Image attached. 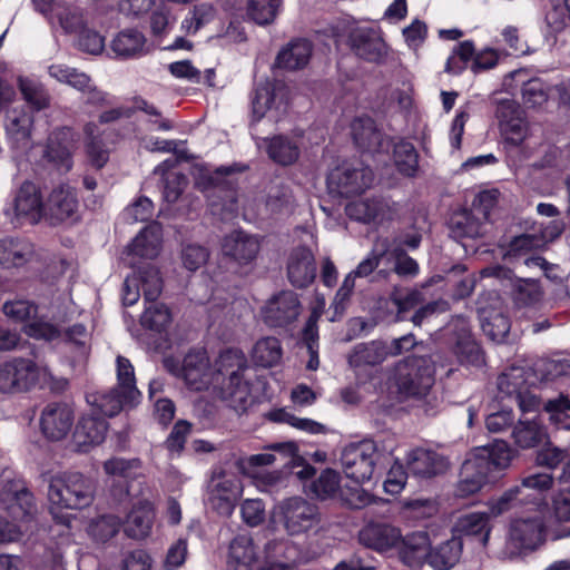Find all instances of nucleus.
Segmentation results:
<instances>
[{"mask_svg":"<svg viewBox=\"0 0 570 570\" xmlns=\"http://www.w3.org/2000/svg\"><path fill=\"white\" fill-rule=\"evenodd\" d=\"M517 451L504 440L474 448L463 461L454 487L456 499H468L504 475Z\"/></svg>","mask_w":570,"mask_h":570,"instance_id":"nucleus-1","label":"nucleus"},{"mask_svg":"<svg viewBox=\"0 0 570 570\" xmlns=\"http://www.w3.org/2000/svg\"><path fill=\"white\" fill-rule=\"evenodd\" d=\"M250 367L245 354L236 348L219 353L213 363L210 392L236 412L252 404Z\"/></svg>","mask_w":570,"mask_h":570,"instance_id":"nucleus-2","label":"nucleus"},{"mask_svg":"<svg viewBox=\"0 0 570 570\" xmlns=\"http://www.w3.org/2000/svg\"><path fill=\"white\" fill-rule=\"evenodd\" d=\"M95 490L94 481L79 472L51 476L48 500L52 519L59 524L69 527L72 514L68 511L89 507L94 501Z\"/></svg>","mask_w":570,"mask_h":570,"instance_id":"nucleus-3","label":"nucleus"},{"mask_svg":"<svg viewBox=\"0 0 570 570\" xmlns=\"http://www.w3.org/2000/svg\"><path fill=\"white\" fill-rule=\"evenodd\" d=\"M242 170L236 165L220 166L215 170L195 166L191 171L194 186L206 196L216 212L234 214L238 203L236 174Z\"/></svg>","mask_w":570,"mask_h":570,"instance_id":"nucleus-4","label":"nucleus"},{"mask_svg":"<svg viewBox=\"0 0 570 570\" xmlns=\"http://www.w3.org/2000/svg\"><path fill=\"white\" fill-rule=\"evenodd\" d=\"M117 386L95 399L99 413L112 417L124 407L139 403L141 393L136 386L135 370L124 356L116 358Z\"/></svg>","mask_w":570,"mask_h":570,"instance_id":"nucleus-5","label":"nucleus"},{"mask_svg":"<svg viewBox=\"0 0 570 570\" xmlns=\"http://www.w3.org/2000/svg\"><path fill=\"white\" fill-rule=\"evenodd\" d=\"M163 364L170 374L181 379L188 389L197 392L212 390L213 363L206 351H190L181 362L175 357H165Z\"/></svg>","mask_w":570,"mask_h":570,"instance_id":"nucleus-6","label":"nucleus"},{"mask_svg":"<svg viewBox=\"0 0 570 570\" xmlns=\"http://www.w3.org/2000/svg\"><path fill=\"white\" fill-rule=\"evenodd\" d=\"M382 454L373 440H362L345 445L341 451V465L346 478L356 483L370 481Z\"/></svg>","mask_w":570,"mask_h":570,"instance_id":"nucleus-7","label":"nucleus"},{"mask_svg":"<svg viewBox=\"0 0 570 570\" xmlns=\"http://www.w3.org/2000/svg\"><path fill=\"white\" fill-rule=\"evenodd\" d=\"M495 202L494 191L480 193L473 200L471 209H464L452 215L449 222L451 236L455 239L481 236Z\"/></svg>","mask_w":570,"mask_h":570,"instance_id":"nucleus-8","label":"nucleus"},{"mask_svg":"<svg viewBox=\"0 0 570 570\" xmlns=\"http://www.w3.org/2000/svg\"><path fill=\"white\" fill-rule=\"evenodd\" d=\"M278 509L283 528L291 537L306 534L320 528V507L303 497L286 498Z\"/></svg>","mask_w":570,"mask_h":570,"instance_id":"nucleus-9","label":"nucleus"},{"mask_svg":"<svg viewBox=\"0 0 570 570\" xmlns=\"http://www.w3.org/2000/svg\"><path fill=\"white\" fill-rule=\"evenodd\" d=\"M433 384L434 367L428 357H411L397 370L396 385L405 396H425Z\"/></svg>","mask_w":570,"mask_h":570,"instance_id":"nucleus-10","label":"nucleus"},{"mask_svg":"<svg viewBox=\"0 0 570 570\" xmlns=\"http://www.w3.org/2000/svg\"><path fill=\"white\" fill-rule=\"evenodd\" d=\"M0 508L13 520L29 522L37 513L33 493L21 479L3 482L0 490Z\"/></svg>","mask_w":570,"mask_h":570,"instance_id":"nucleus-11","label":"nucleus"},{"mask_svg":"<svg viewBox=\"0 0 570 570\" xmlns=\"http://www.w3.org/2000/svg\"><path fill=\"white\" fill-rule=\"evenodd\" d=\"M495 117L504 141L513 147L521 146L530 136V124L519 104L512 99L497 102Z\"/></svg>","mask_w":570,"mask_h":570,"instance_id":"nucleus-12","label":"nucleus"},{"mask_svg":"<svg viewBox=\"0 0 570 570\" xmlns=\"http://www.w3.org/2000/svg\"><path fill=\"white\" fill-rule=\"evenodd\" d=\"M476 311L483 333L493 342H502L510 332V321L501 308L495 292L481 295L476 301Z\"/></svg>","mask_w":570,"mask_h":570,"instance_id":"nucleus-13","label":"nucleus"},{"mask_svg":"<svg viewBox=\"0 0 570 570\" xmlns=\"http://www.w3.org/2000/svg\"><path fill=\"white\" fill-rule=\"evenodd\" d=\"M302 304L298 295L292 291H281L268 298L261 315L268 327H287L301 315Z\"/></svg>","mask_w":570,"mask_h":570,"instance_id":"nucleus-14","label":"nucleus"},{"mask_svg":"<svg viewBox=\"0 0 570 570\" xmlns=\"http://www.w3.org/2000/svg\"><path fill=\"white\" fill-rule=\"evenodd\" d=\"M373 181V173L368 167L354 166L350 163L332 169L327 176V186L332 193L351 196L362 193Z\"/></svg>","mask_w":570,"mask_h":570,"instance_id":"nucleus-15","label":"nucleus"},{"mask_svg":"<svg viewBox=\"0 0 570 570\" xmlns=\"http://www.w3.org/2000/svg\"><path fill=\"white\" fill-rule=\"evenodd\" d=\"M38 365L27 358H13L0 364V392H26L37 383Z\"/></svg>","mask_w":570,"mask_h":570,"instance_id":"nucleus-16","label":"nucleus"},{"mask_svg":"<svg viewBox=\"0 0 570 570\" xmlns=\"http://www.w3.org/2000/svg\"><path fill=\"white\" fill-rule=\"evenodd\" d=\"M348 47L352 52L372 63H383L389 56V46L381 31L374 28H355L348 35Z\"/></svg>","mask_w":570,"mask_h":570,"instance_id":"nucleus-17","label":"nucleus"},{"mask_svg":"<svg viewBox=\"0 0 570 570\" xmlns=\"http://www.w3.org/2000/svg\"><path fill=\"white\" fill-rule=\"evenodd\" d=\"M509 534L511 544L520 552L534 551L546 541V522L540 514L515 519Z\"/></svg>","mask_w":570,"mask_h":570,"instance_id":"nucleus-18","label":"nucleus"},{"mask_svg":"<svg viewBox=\"0 0 570 570\" xmlns=\"http://www.w3.org/2000/svg\"><path fill=\"white\" fill-rule=\"evenodd\" d=\"M75 140L70 129L59 128L53 130L43 148L42 158L61 173H68L73 165L72 155Z\"/></svg>","mask_w":570,"mask_h":570,"instance_id":"nucleus-19","label":"nucleus"},{"mask_svg":"<svg viewBox=\"0 0 570 570\" xmlns=\"http://www.w3.org/2000/svg\"><path fill=\"white\" fill-rule=\"evenodd\" d=\"M163 230L158 223L146 226L126 247L125 262L132 268L138 265V258L154 259L161 247Z\"/></svg>","mask_w":570,"mask_h":570,"instance_id":"nucleus-20","label":"nucleus"},{"mask_svg":"<svg viewBox=\"0 0 570 570\" xmlns=\"http://www.w3.org/2000/svg\"><path fill=\"white\" fill-rule=\"evenodd\" d=\"M401 539V530L387 522H368L358 532L360 543L379 553L395 549Z\"/></svg>","mask_w":570,"mask_h":570,"instance_id":"nucleus-21","label":"nucleus"},{"mask_svg":"<svg viewBox=\"0 0 570 570\" xmlns=\"http://www.w3.org/2000/svg\"><path fill=\"white\" fill-rule=\"evenodd\" d=\"M12 207L19 222L31 225L39 223L45 213V205L37 185L24 181L14 195Z\"/></svg>","mask_w":570,"mask_h":570,"instance_id":"nucleus-22","label":"nucleus"},{"mask_svg":"<svg viewBox=\"0 0 570 570\" xmlns=\"http://www.w3.org/2000/svg\"><path fill=\"white\" fill-rule=\"evenodd\" d=\"M268 449L289 458V460L284 463L287 483L289 480H297L304 491V485L308 484L309 481L314 479L316 469L307 462L305 458L298 454L297 444L293 441L277 442L271 444Z\"/></svg>","mask_w":570,"mask_h":570,"instance_id":"nucleus-23","label":"nucleus"},{"mask_svg":"<svg viewBox=\"0 0 570 570\" xmlns=\"http://www.w3.org/2000/svg\"><path fill=\"white\" fill-rule=\"evenodd\" d=\"M155 518L154 504L145 499L138 500L122 521V531L129 539L144 540L150 535Z\"/></svg>","mask_w":570,"mask_h":570,"instance_id":"nucleus-24","label":"nucleus"},{"mask_svg":"<svg viewBox=\"0 0 570 570\" xmlns=\"http://www.w3.org/2000/svg\"><path fill=\"white\" fill-rule=\"evenodd\" d=\"M77 209L78 198L76 190L68 185L55 188L45 207L46 215L52 225L73 218Z\"/></svg>","mask_w":570,"mask_h":570,"instance_id":"nucleus-25","label":"nucleus"},{"mask_svg":"<svg viewBox=\"0 0 570 570\" xmlns=\"http://www.w3.org/2000/svg\"><path fill=\"white\" fill-rule=\"evenodd\" d=\"M316 276L315 258L312 250L299 246L294 248L287 261V277L298 288L307 287Z\"/></svg>","mask_w":570,"mask_h":570,"instance_id":"nucleus-26","label":"nucleus"},{"mask_svg":"<svg viewBox=\"0 0 570 570\" xmlns=\"http://www.w3.org/2000/svg\"><path fill=\"white\" fill-rule=\"evenodd\" d=\"M261 245L256 237L242 230L226 235L222 243V252L240 265L253 262L259 253Z\"/></svg>","mask_w":570,"mask_h":570,"instance_id":"nucleus-27","label":"nucleus"},{"mask_svg":"<svg viewBox=\"0 0 570 570\" xmlns=\"http://www.w3.org/2000/svg\"><path fill=\"white\" fill-rule=\"evenodd\" d=\"M448 466V460L435 451L415 449L409 455L407 470L419 479H432L443 474Z\"/></svg>","mask_w":570,"mask_h":570,"instance_id":"nucleus-28","label":"nucleus"},{"mask_svg":"<svg viewBox=\"0 0 570 570\" xmlns=\"http://www.w3.org/2000/svg\"><path fill=\"white\" fill-rule=\"evenodd\" d=\"M400 560L407 567L417 568L428 561L431 548L426 531H414L402 537L399 543Z\"/></svg>","mask_w":570,"mask_h":570,"instance_id":"nucleus-29","label":"nucleus"},{"mask_svg":"<svg viewBox=\"0 0 570 570\" xmlns=\"http://www.w3.org/2000/svg\"><path fill=\"white\" fill-rule=\"evenodd\" d=\"M33 116L23 106L7 110L4 128L10 140L17 147L27 148L30 145Z\"/></svg>","mask_w":570,"mask_h":570,"instance_id":"nucleus-30","label":"nucleus"},{"mask_svg":"<svg viewBox=\"0 0 570 570\" xmlns=\"http://www.w3.org/2000/svg\"><path fill=\"white\" fill-rule=\"evenodd\" d=\"M259 561L261 559L250 535L238 534L232 540L228 552V567L230 570H257Z\"/></svg>","mask_w":570,"mask_h":570,"instance_id":"nucleus-31","label":"nucleus"},{"mask_svg":"<svg viewBox=\"0 0 570 570\" xmlns=\"http://www.w3.org/2000/svg\"><path fill=\"white\" fill-rule=\"evenodd\" d=\"M462 552V539L452 535L450 539L435 546L431 544L426 564L433 570H451L460 561Z\"/></svg>","mask_w":570,"mask_h":570,"instance_id":"nucleus-32","label":"nucleus"},{"mask_svg":"<svg viewBox=\"0 0 570 570\" xmlns=\"http://www.w3.org/2000/svg\"><path fill=\"white\" fill-rule=\"evenodd\" d=\"M346 214L357 222L380 224L391 217V207L382 198H365L350 203Z\"/></svg>","mask_w":570,"mask_h":570,"instance_id":"nucleus-33","label":"nucleus"},{"mask_svg":"<svg viewBox=\"0 0 570 570\" xmlns=\"http://www.w3.org/2000/svg\"><path fill=\"white\" fill-rule=\"evenodd\" d=\"M141 470L142 462L139 458L112 456L104 462V471L107 475L122 480L120 495H129L130 482L142 475Z\"/></svg>","mask_w":570,"mask_h":570,"instance_id":"nucleus-34","label":"nucleus"},{"mask_svg":"<svg viewBox=\"0 0 570 570\" xmlns=\"http://www.w3.org/2000/svg\"><path fill=\"white\" fill-rule=\"evenodd\" d=\"M341 485V475L337 471L326 468L321 471L318 476H314L308 484L304 485L306 497L326 501L337 498Z\"/></svg>","mask_w":570,"mask_h":570,"instance_id":"nucleus-35","label":"nucleus"},{"mask_svg":"<svg viewBox=\"0 0 570 570\" xmlns=\"http://www.w3.org/2000/svg\"><path fill=\"white\" fill-rule=\"evenodd\" d=\"M47 439L61 440L70 430H40ZM73 450L79 453H88L96 445L101 444L109 430H71Z\"/></svg>","mask_w":570,"mask_h":570,"instance_id":"nucleus-36","label":"nucleus"},{"mask_svg":"<svg viewBox=\"0 0 570 570\" xmlns=\"http://www.w3.org/2000/svg\"><path fill=\"white\" fill-rule=\"evenodd\" d=\"M352 136L355 145L363 151H380L383 147V135L370 117H358L352 122Z\"/></svg>","mask_w":570,"mask_h":570,"instance_id":"nucleus-37","label":"nucleus"},{"mask_svg":"<svg viewBox=\"0 0 570 570\" xmlns=\"http://www.w3.org/2000/svg\"><path fill=\"white\" fill-rule=\"evenodd\" d=\"M311 56L312 43L306 39H296L278 52L275 65L278 68L297 70L308 63Z\"/></svg>","mask_w":570,"mask_h":570,"instance_id":"nucleus-38","label":"nucleus"},{"mask_svg":"<svg viewBox=\"0 0 570 570\" xmlns=\"http://www.w3.org/2000/svg\"><path fill=\"white\" fill-rule=\"evenodd\" d=\"M389 356L387 345L382 341H371L355 345L348 355L350 366H374Z\"/></svg>","mask_w":570,"mask_h":570,"instance_id":"nucleus-39","label":"nucleus"},{"mask_svg":"<svg viewBox=\"0 0 570 570\" xmlns=\"http://www.w3.org/2000/svg\"><path fill=\"white\" fill-rule=\"evenodd\" d=\"M111 50L121 58H136L148 51L145 36L136 29L120 31L111 41Z\"/></svg>","mask_w":570,"mask_h":570,"instance_id":"nucleus-40","label":"nucleus"},{"mask_svg":"<svg viewBox=\"0 0 570 570\" xmlns=\"http://www.w3.org/2000/svg\"><path fill=\"white\" fill-rule=\"evenodd\" d=\"M33 255V245L28 240L9 239L0 243V264L6 268L23 266Z\"/></svg>","mask_w":570,"mask_h":570,"instance_id":"nucleus-41","label":"nucleus"},{"mask_svg":"<svg viewBox=\"0 0 570 570\" xmlns=\"http://www.w3.org/2000/svg\"><path fill=\"white\" fill-rule=\"evenodd\" d=\"M456 530L468 537H475L485 547L488 544L491 524L489 512H471L459 518Z\"/></svg>","mask_w":570,"mask_h":570,"instance_id":"nucleus-42","label":"nucleus"},{"mask_svg":"<svg viewBox=\"0 0 570 570\" xmlns=\"http://www.w3.org/2000/svg\"><path fill=\"white\" fill-rule=\"evenodd\" d=\"M265 142L268 157L282 166L292 165L299 157L297 142L286 136H274L273 138L265 139Z\"/></svg>","mask_w":570,"mask_h":570,"instance_id":"nucleus-43","label":"nucleus"},{"mask_svg":"<svg viewBox=\"0 0 570 570\" xmlns=\"http://www.w3.org/2000/svg\"><path fill=\"white\" fill-rule=\"evenodd\" d=\"M19 90L24 101L35 110L40 111L50 106L51 97L46 86L30 77H19Z\"/></svg>","mask_w":570,"mask_h":570,"instance_id":"nucleus-44","label":"nucleus"},{"mask_svg":"<svg viewBox=\"0 0 570 570\" xmlns=\"http://www.w3.org/2000/svg\"><path fill=\"white\" fill-rule=\"evenodd\" d=\"M75 420L73 409L63 402L47 404L40 413V428H71Z\"/></svg>","mask_w":570,"mask_h":570,"instance_id":"nucleus-45","label":"nucleus"},{"mask_svg":"<svg viewBox=\"0 0 570 570\" xmlns=\"http://www.w3.org/2000/svg\"><path fill=\"white\" fill-rule=\"evenodd\" d=\"M283 356L282 344L274 336L258 340L252 350L253 362L262 367H272L279 363Z\"/></svg>","mask_w":570,"mask_h":570,"instance_id":"nucleus-46","label":"nucleus"},{"mask_svg":"<svg viewBox=\"0 0 570 570\" xmlns=\"http://www.w3.org/2000/svg\"><path fill=\"white\" fill-rule=\"evenodd\" d=\"M299 557L301 548L298 544L286 538H274L265 542L262 558L298 563Z\"/></svg>","mask_w":570,"mask_h":570,"instance_id":"nucleus-47","label":"nucleus"},{"mask_svg":"<svg viewBox=\"0 0 570 570\" xmlns=\"http://www.w3.org/2000/svg\"><path fill=\"white\" fill-rule=\"evenodd\" d=\"M145 303V311L140 316L141 326L158 333L165 331L171 323L169 308L157 301Z\"/></svg>","mask_w":570,"mask_h":570,"instance_id":"nucleus-48","label":"nucleus"},{"mask_svg":"<svg viewBox=\"0 0 570 570\" xmlns=\"http://www.w3.org/2000/svg\"><path fill=\"white\" fill-rule=\"evenodd\" d=\"M85 134L87 137L86 155L88 161L96 169H101L109 160V150L97 135L96 124H87Z\"/></svg>","mask_w":570,"mask_h":570,"instance_id":"nucleus-49","label":"nucleus"},{"mask_svg":"<svg viewBox=\"0 0 570 570\" xmlns=\"http://www.w3.org/2000/svg\"><path fill=\"white\" fill-rule=\"evenodd\" d=\"M212 492L239 499L243 492L240 480L232 472L225 471L222 466H216L210 476Z\"/></svg>","mask_w":570,"mask_h":570,"instance_id":"nucleus-50","label":"nucleus"},{"mask_svg":"<svg viewBox=\"0 0 570 570\" xmlns=\"http://www.w3.org/2000/svg\"><path fill=\"white\" fill-rule=\"evenodd\" d=\"M55 18L63 32L68 35H76L87 26L82 9L73 4L58 3Z\"/></svg>","mask_w":570,"mask_h":570,"instance_id":"nucleus-51","label":"nucleus"},{"mask_svg":"<svg viewBox=\"0 0 570 570\" xmlns=\"http://www.w3.org/2000/svg\"><path fill=\"white\" fill-rule=\"evenodd\" d=\"M401 510L411 519L428 520L438 514L439 502L433 498H405L401 501Z\"/></svg>","mask_w":570,"mask_h":570,"instance_id":"nucleus-52","label":"nucleus"},{"mask_svg":"<svg viewBox=\"0 0 570 570\" xmlns=\"http://www.w3.org/2000/svg\"><path fill=\"white\" fill-rule=\"evenodd\" d=\"M393 158L397 170L402 175L407 177L415 176L419 168V155L411 142L401 140L395 144Z\"/></svg>","mask_w":570,"mask_h":570,"instance_id":"nucleus-53","label":"nucleus"},{"mask_svg":"<svg viewBox=\"0 0 570 570\" xmlns=\"http://www.w3.org/2000/svg\"><path fill=\"white\" fill-rule=\"evenodd\" d=\"M122 529V520L115 514H104L91 521L89 534L100 543H106Z\"/></svg>","mask_w":570,"mask_h":570,"instance_id":"nucleus-54","label":"nucleus"},{"mask_svg":"<svg viewBox=\"0 0 570 570\" xmlns=\"http://www.w3.org/2000/svg\"><path fill=\"white\" fill-rule=\"evenodd\" d=\"M50 77L80 91L89 87L91 79L87 73L63 63H53L48 67Z\"/></svg>","mask_w":570,"mask_h":570,"instance_id":"nucleus-55","label":"nucleus"},{"mask_svg":"<svg viewBox=\"0 0 570 570\" xmlns=\"http://www.w3.org/2000/svg\"><path fill=\"white\" fill-rule=\"evenodd\" d=\"M282 6V0H248L247 16L257 24L272 23Z\"/></svg>","mask_w":570,"mask_h":570,"instance_id":"nucleus-56","label":"nucleus"},{"mask_svg":"<svg viewBox=\"0 0 570 570\" xmlns=\"http://www.w3.org/2000/svg\"><path fill=\"white\" fill-rule=\"evenodd\" d=\"M513 301L519 306H531L542 297L539 283L532 278H519L511 288Z\"/></svg>","mask_w":570,"mask_h":570,"instance_id":"nucleus-57","label":"nucleus"},{"mask_svg":"<svg viewBox=\"0 0 570 570\" xmlns=\"http://www.w3.org/2000/svg\"><path fill=\"white\" fill-rule=\"evenodd\" d=\"M340 485L337 498L348 509L361 510L373 502V495L362 488L363 483Z\"/></svg>","mask_w":570,"mask_h":570,"instance_id":"nucleus-58","label":"nucleus"},{"mask_svg":"<svg viewBox=\"0 0 570 570\" xmlns=\"http://www.w3.org/2000/svg\"><path fill=\"white\" fill-rule=\"evenodd\" d=\"M550 86L539 78L523 83L521 89L522 101L528 108H538L549 99Z\"/></svg>","mask_w":570,"mask_h":570,"instance_id":"nucleus-59","label":"nucleus"},{"mask_svg":"<svg viewBox=\"0 0 570 570\" xmlns=\"http://www.w3.org/2000/svg\"><path fill=\"white\" fill-rule=\"evenodd\" d=\"M497 384L501 393L517 396L527 389L525 372L522 367H510L499 375Z\"/></svg>","mask_w":570,"mask_h":570,"instance_id":"nucleus-60","label":"nucleus"},{"mask_svg":"<svg viewBox=\"0 0 570 570\" xmlns=\"http://www.w3.org/2000/svg\"><path fill=\"white\" fill-rule=\"evenodd\" d=\"M390 299L397 309L396 318L402 321L403 314L413 309L424 299L423 294L417 289L393 288Z\"/></svg>","mask_w":570,"mask_h":570,"instance_id":"nucleus-61","label":"nucleus"},{"mask_svg":"<svg viewBox=\"0 0 570 570\" xmlns=\"http://www.w3.org/2000/svg\"><path fill=\"white\" fill-rule=\"evenodd\" d=\"M138 281L142 286L145 302L157 301L163 291V278L158 268L147 265L139 271Z\"/></svg>","mask_w":570,"mask_h":570,"instance_id":"nucleus-62","label":"nucleus"},{"mask_svg":"<svg viewBox=\"0 0 570 570\" xmlns=\"http://www.w3.org/2000/svg\"><path fill=\"white\" fill-rule=\"evenodd\" d=\"M553 517L560 525L559 537H570V487L553 498Z\"/></svg>","mask_w":570,"mask_h":570,"instance_id":"nucleus-63","label":"nucleus"},{"mask_svg":"<svg viewBox=\"0 0 570 570\" xmlns=\"http://www.w3.org/2000/svg\"><path fill=\"white\" fill-rule=\"evenodd\" d=\"M543 410L549 414L552 424H562V428H570V399L568 395L559 394L556 399L548 400Z\"/></svg>","mask_w":570,"mask_h":570,"instance_id":"nucleus-64","label":"nucleus"}]
</instances>
